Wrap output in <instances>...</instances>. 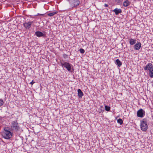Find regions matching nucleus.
<instances>
[{
    "mask_svg": "<svg viewBox=\"0 0 153 153\" xmlns=\"http://www.w3.org/2000/svg\"><path fill=\"white\" fill-rule=\"evenodd\" d=\"M10 129L11 128L8 127H5L4 128L2 135L4 138L9 139L12 137L13 133L11 132Z\"/></svg>",
    "mask_w": 153,
    "mask_h": 153,
    "instance_id": "1",
    "label": "nucleus"
},
{
    "mask_svg": "<svg viewBox=\"0 0 153 153\" xmlns=\"http://www.w3.org/2000/svg\"><path fill=\"white\" fill-rule=\"evenodd\" d=\"M140 126L141 129L143 131H146L148 128L147 119L144 118L140 121Z\"/></svg>",
    "mask_w": 153,
    "mask_h": 153,
    "instance_id": "2",
    "label": "nucleus"
},
{
    "mask_svg": "<svg viewBox=\"0 0 153 153\" xmlns=\"http://www.w3.org/2000/svg\"><path fill=\"white\" fill-rule=\"evenodd\" d=\"M60 64L61 65L63 68H65L69 72H72L71 70L72 65L71 64L68 62H65L64 61H61Z\"/></svg>",
    "mask_w": 153,
    "mask_h": 153,
    "instance_id": "3",
    "label": "nucleus"
},
{
    "mask_svg": "<svg viewBox=\"0 0 153 153\" xmlns=\"http://www.w3.org/2000/svg\"><path fill=\"white\" fill-rule=\"evenodd\" d=\"M11 129L14 132H17L20 129V127L18 125L17 121H13L12 123Z\"/></svg>",
    "mask_w": 153,
    "mask_h": 153,
    "instance_id": "4",
    "label": "nucleus"
},
{
    "mask_svg": "<svg viewBox=\"0 0 153 153\" xmlns=\"http://www.w3.org/2000/svg\"><path fill=\"white\" fill-rule=\"evenodd\" d=\"M68 1L72 7L78 6L80 3L79 0H68Z\"/></svg>",
    "mask_w": 153,
    "mask_h": 153,
    "instance_id": "5",
    "label": "nucleus"
},
{
    "mask_svg": "<svg viewBox=\"0 0 153 153\" xmlns=\"http://www.w3.org/2000/svg\"><path fill=\"white\" fill-rule=\"evenodd\" d=\"M145 111L142 109H140L137 112V116L140 117H143L145 115Z\"/></svg>",
    "mask_w": 153,
    "mask_h": 153,
    "instance_id": "6",
    "label": "nucleus"
},
{
    "mask_svg": "<svg viewBox=\"0 0 153 153\" xmlns=\"http://www.w3.org/2000/svg\"><path fill=\"white\" fill-rule=\"evenodd\" d=\"M45 32L43 31L42 32L40 31H37L35 32V35L38 37H46V35L45 34Z\"/></svg>",
    "mask_w": 153,
    "mask_h": 153,
    "instance_id": "7",
    "label": "nucleus"
},
{
    "mask_svg": "<svg viewBox=\"0 0 153 153\" xmlns=\"http://www.w3.org/2000/svg\"><path fill=\"white\" fill-rule=\"evenodd\" d=\"M33 21L25 22L23 25L27 29H29L31 27L32 24L33 23Z\"/></svg>",
    "mask_w": 153,
    "mask_h": 153,
    "instance_id": "8",
    "label": "nucleus"
},
{
    "mask_svg": "<svg viewBox=\"0 0 153 153\" xmlns=\"http://www.w3.org/2000/svg\"><path fill=\"white\" fill-rule=\"evenodd\" d=\"M153 69V65L150 63H148L144 68V70L145 71L148 70L149 71Z\"/></svg>",
    "mask_w": 153,
    "mask_h": 153,
    "instance_id": "9",
    "label": "nucleus"
},
{
    "mask_svg": "<svg viewBox=\"0 0 153 153\" xmlns=\"http://www.w3.org/2000/svg\"><path fill=\"white\" fill-rule=\"evenodd\" d=\"M141 44L140 42H137L134 46V49L136 50H139L140 48Z\"/></svg>",
    "mask_w": 153,
    "mask_h": 153,
    "instance_id": "10",
    "label": "nucleus"
},
{
    "mask_svg": "<svg viewBox=\"0 0 153 153\" xmlns=\"http://www.w3.org/2000/svg\"><path fill=\"white\" fill-rule=\"evenodd\" d=\"M112 11L114 12L116 15H118L119 13H122V11L120 9H118L117 8H116Z\"/></svg>",
    "mask_w": 153,
    "mask_h": 153,
    "instance_id": "11",
    "label": "nucleus"
},
{
    "mask_svg": "<svg viewBox=\"0 0 153 153\" xmlns=\"http://www.w3.org/2000/svg\"><path fill=\"white\" fill-rule=\"evenodd\" d=\"M78 96L79 98H82L83 96V93L82 92L81 90L80 89H78L77 90Z\"/></svg>",
    "mask_w": 153,
    "mask_h": 153,
    "instance_id": "12",
    "label": "nucleus"
},
{
    "mask_svg": "<svg viewBox=\"0 0 153 153\" xmlns=\"http://www.w3.org/2000/svg\"><path fill=\"white\" fill-rule=\"evenodd\" d=\"M130 2L128 0H126L124 1L123 3V5L125 7H127L130 4Z\"/></svg>",
    "mask_w": 153,
    "mask_h": 153,
    "instance_id": "13",
    "label": "nucleus"
},
{
    "mask_svg": "<svg viewBox=\"0 0 153 153\" xmlns=\"http://www.w3.org/2000/svg\"><path fill=\"white\" fill-rule=\"evenodd\" d=\"M115 63L119 67H120L122 65V62L119 59H117L116 60Z\"/></svg>",
    "mask_w": 153,
    "mask_h": 153,
    "instance_id": "14",
    "label": "nucleus"
},
{
    "mask_svg": "<svg viewBox=\"0 0 153 153\" xmlns=\"http://www.w3.org/2000/svg\"><path fill=\"white\" fill-rule=\"evenodd\" d=\"M136 42V40L134 39H133L131 38L129 39V43L131 45H133L135 44Z\"/></svg>",
    "mask_w": 153,
    "mask_h": 153,
    "instance_id": "15",
    "label": "nucleus"
},
{
    "mask_svg": "<svg viewBox=\"0 0 153 153\" xmlns=\"http://www.w3.org/2000/svg\"><path fill=\"white\" fill-rule=\"evenodd\" d=\"M58 13L57 11H53L51 13H49L48 14V16H53Z\"/></svg>",
    "mask_w": 153,
    "mask_h": 153,
    "instance_id": "16",
    "label": "nucleus"
},
{
    "mask_svg": "<svg viewBox=\"0 0 153 153\" xmlns=\"http://www.w3.org/2000/svg\"><path fill=\"white\" fill-rule=\"evenodd\" d=\"M149 75L150 77L153 78V69L149 71Z\"/></svg>",
    "mask_w": 153,
    "mask_h": 153,
    "instance_id": "17",
    "label": "nucleus"
},
{
    "mask_svg": "<svg viewBox=\"0 0 153 153\" xmlns=\"http://www.w3.org/2000/svg\"><path fill=\"white\" fill-rule=\"evenodd\" d=\"M105 109L106 111H109L110 110L111 108L108 105H105Z\"/></svg>",
    "mask_w": 153,
    "mask_h": 153,
    "instance_id": "18",
    "label": "nucleus"
},
{
    "mask_svg": "<svg viewBox=\"0 0 153 153\" xmlns=\"http://www.w3.org/2000/svg\"><path fill=\"white\" fill-rule=\"evenodd\" d=\"M117 123H119L120 125H122L123 123V121L121 118H119L117 120Z\"/></svg>",
    "mask_w": 153,
    "mask_h": 153,
    "instance_id": "19",
    "label": "nucleus"
},
{
    "mask_svg": "<svg viewBox=\"0 0 153 153\" xmlns=\"http://www.w3.org/2000/svg\"><path fill=\"white\" fill-rule=\"evenodd\" d=\"M123 1V0H115V1L119 4L122 3Z\"/></svg>",
    "mask_w": 153,
    "mask_h": 153,
    "instance_id": "20",
    "label": "nucleus"
},
{
    "mask_svg": "<svg viewBox=\"0 0 153 153\" xmlns=\"http://www.w3.org/2000/svg\"><path fill=\"white\" fill-rule=\"evenodd\" d=\"M79 51L82 54L84 53L85 52L84 50L82 48H80L79 50Z\"/></svg>",
    "mask_w": 153,
    "mask_h": 153,
    "instance_id": "21",
    "label": "nucleus"
},
{
    "mask_svg": "<svg viewBox=\"0 0 153 153\" xmlns=\"http://www.w3.org/2000/svg\"><path fill=\"white\" fill-rule=\"evenodd\" d=\"M4 103V102L3 101V100L1 99H0V107L2 106Z\"/></svg>",
    "mask_w": 153,
    "mask_h": 153,
    "instance_id": "22",
    "label": "nucleus"
},
{
    "mask_svg": "<svg viewBox=\"0 0 153 153\" xmlns=\"http://www.w3.org/2000/svg\"><path fill=\"white\" fill-rule=\"evenodd\" d=\"M63 56L64 58L66 59L68 58V56L67 54L65 53L63 54Z\"/></svg>",
    "mask_w": 153,
    "mask_h": 153,
    "instance_id": "23",
    "label": "nucleus"
},
{
    "mask_svg": "<svg viewBox=\"0 0 153 153\" xmlns=\"http://www.w3.org/2000/svg\"><path fill=\"white\" fill-rule=\"evenodd\" d=\"M35 82H33V80H32V82H30V84H31V85H32Z\"/></svg>",
    "mask_w": 153,
    "mask_h": 153,
    "instance_id": "24",
    "label": "nucleus"
},
{
    "mask_svg": "<svg viewBox=\"0 0 153 153\" xmlns=\"http://www.w3.org/2000/svg\"><path fill=\"white\" fill-rule=\"evenodd\" d=\"M108 5L107 4H104V6L105 7H108Z\"/></svg>",
    "mask_w": 153,
    "mask_h": 153,
    "instance_id": "25",
    "label": "nucleus"
},
{
    "mask_svg": "<svg viewBox=\"0 0 153 153\" xmlns=\"http://www.w3.org/2000/svg\"><path fill=\"white\" fill-rule=\"evenodd\" d=\"M38 15H44V14H38Z\"/></svg>",
    "mask_w": 153,
    "mask_h": 153,
    "instance_id": "26",
    "label": "nucleus"
}]
</instances>
